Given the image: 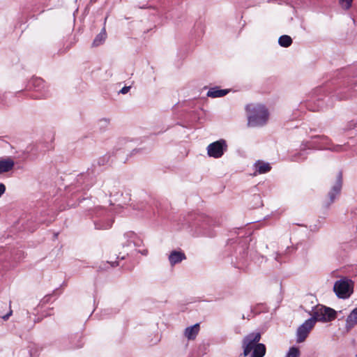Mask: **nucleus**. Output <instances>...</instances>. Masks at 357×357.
Returning <instances> with one entry per match:
<instances>
[{
    "label": "nucleus",
    "instance_id": "11",
    "mask_svg": "<svg viewBox=\"0 0 357 357\" xmlns=\"http://www.w3.org/2000/svg\"><path fill=\"white\" fill-rule=\"evenodd\" d=\"M357 325V307L354 308L347 316L345 324V328L347 331Z\"/></svg>",
    "mask_w": 357,
    "mask_h": 357
},
{
    "label": "nucleus",
    "instance_id": "17",
    "mask_svg": "<svg viewBox=\"0 0 357 357\" xmlns=\"http://www.w3.org/2000/svg\"><path fill=\"white\" fill-rule=\"evenodd\" d=\"M124 237L125 238H133L132 244L135 247H140L143 244V241H142V239L139 237H138L137 236V234L132 231L126 232L124 234Z\"/></svg>",
    "mask_w": 357,
    "mask_h": 357
},
{
    "label": "nucleus",
    "instance_id": "9",
    "mask_svg": "<svg viewBox=\"0 0 357 357\" xmlns=\"http://www.w3.org/2000/svg\"><path fill=\"white\" fill-rule=\"evenodd\" d=\"M186 259L185 255L181 250H173L170 252L168 259L172 266L181 263Z\"/></svg>",
    "mask_w": 357,
    "mask_h": 357
},
{
    "label": "nucleus",
    "instance_id": "28",
    "mask_svg": "<svg viewBox=\"0 0 357 357\" xmlns=\"http://www.w3.org/2000/svg\"><path fill=\"white\" fill-rule=\"evenodd\" d=\"M138 252L142 253L143 255H146L148 254V250L146 249H143L142 250H139Z\"/></svg>",
    "mask_w": 357,
    "mask_h": 357
},
{
    "label": "nucleus",
    "instance_id": "10",
    "mask_svg": "<svg viewBox=\"0 0 357 357\" xmlns=\"http://www.w3.org/2000/svg\"><path fill=\"white\" fill-rule=\"evenodd\" d=\"M199 324H195L193 326L187 327L184 330L183 335L188 340H195L199 333Z\"/></svg>",
    "mask_w": 357,
    "mask_h": 357
},
{
    "label": "nucleus",
    "instance_id": "15",
    "mask_svg": "<svg viewBox=\"0 0 357 357\" xmlns=\"http://www.w3.org/2000/svg\"><path fill=\"white\" fill-rule=\"evenodd\" d=\"M229 93L227 89H220L218 87L210 89L207 92V96L211 98L223 97Z\"/></svg>",
    "mask_w": 357,
    "mask_h": 357
},
{
    "label": "nucleus",
    "instance_id": "4",
    "mask_svg": "<svg viewBox=\"0 0 357 357\" xmlns=\"http://www.w3.org/2000/svg\"><path fill=\"white\" fill-rule=\"evenodd\" d=\"M336 317V312L332 308L324 306L317 305L312 310V317L310 319H314V324L316 321L328 322Z\"/></svg>",
    "mask_w": 357,
    "mask_h": 357
},
{
    "label": "nucleus",
    "instance_id": "24",
    "mask_svg": "<svg viewBox=\"0 0 357 357\" xmlns=\"http://www.w3.org/2000/svg\"><path fill=\"white\" fill-rule=\"evenodd\" d=\"M6 192V185L3 183H0V197Z\"/></svg>",
    "mask_w": 357,
    "mask_h": 357
},
{
    "label": "nucleus",
    "instance_id": "19",
    "mask_svg": "<svg viewBox=\"0 0 357 357\" xmlns=\"http://www.w3.org/2000/svg\"><path fill=\"white\" fill-rule=\"evenodd\" d=\"M300 350L298 347H291L286 354L285 357H299Z\"/></svg>",
    "mask_w": 357,
    "mask_h": 357
},
{
    "label": "nucleus",
    "instance_id": "6",
    "mask_svg": "<svg viewBox=\"0 0 357 357\" xmlns=\"http://www.w3.org/2000/svg\"><path fill=\"white\" fill-rule=\"evenodd\" d=\"M29 87L40 92V94L38 96H36L34 98H45L49 95V91L45 87L44 80L40 77L33 78L29 82Z\"/></svg>",
    "mask_w": 357,
    "mask_h": 357
},
{
    "label": "nucleus",
    "instance_id": "16",
    "mask_svg": "<svg viewBox=\"0 0 357 357\" xmlns=\"http://www.w3.org/2000/svg\"><path fill=\"white\" fill-rule=\"evenodd\" d=\"M106 38H107L106 31H105V29L103 28L101 30V31L94 38V40L92 43V46L98 47V46L102 45L105 41Z\"/></svg>",
    "mask_w": 357,
    "mask_h": 357
},
{
    "label": "nucleus",
    "instance_id": "18",
    "mask_svg": "<svg viewBox=\"0 0 357 357\" xmlns=\"http://www.w3.org/2000/svg\"><path fill=\"white\" fill-rule=\"evenodd\" d=\"M278 43L282 47H288L292 44V39L289 36L283 35L279 38Z\"/></svg>",
    "mask_w": 357,
    "mask_h": 357
},
{
    "label": "nucleus",
    "instance_id": "27",
    "mask_svg": "<svg viewBox=\"0 0 357 357\" xmlns=\"http://www.w3.org/2000/svg\"><path fill=\"white\" fill-rule=\"evenodd\" d=\"M11 314H12V310H10L9 311V312H8L7 314H6L5 316H3V319L4 320H6V319H8L10 317V316Z\"/></svg>",
    "mask_w": 357,
    "mask_h": 357
},
{
    "label": "nucleus",
    "instance_id": "23",
    "mask_svg": "<svg viewBox=\"0 0 357 357\" xmlns=\"http://www.w3.org/2000/svg\"><path fill=\"white\" fill-rule=\"evenodd\" d=\"M123 238L125 240V243H126V245L128 246L130 245L131 244H132V242H133V238H125L123 236Z\"/></svg>",
    "mask_w": 357,
    "mask_h": 357
},
{
    "label": "nucleus",
    "instance_id": "1",
    "mask_svg": "<svg viewBox=\"0 0 357 357\" xmlns=\"http://www.w3.org/2000/svg\"><path fill=\"white\" fill-rule=\"evenodd\" d=\"M261 334L252 333L246 335L243 340V355L250 357H264L266 354V346L259 343Z\"/></svg>",
    "mask_w": 357,
    "mask_h": 357
},
{
    "label": "nucleus",
    "instance_id": "14",
    "mask_svg": "<svg viewBox=\"0 0 357 357\" xmlns=\"http://www.w3.org/2000/svg\"><path fill=\"white\" fill-rule=\"evenodd\" d=\"M254 167L256 171L255 175H256L257 173L259 174L267 173L271 169V165L269 163L261 160L256 162Z\"/></svg>",
    "mask_w": 357,
    "mask_h": 357
},
{
    "label": "nucleus",
    "instance_id": "12",
    "mask_svg": "<svg viewBox=\"0 0 357 357\" xmlns=\"http://www.w3.org/2000/svg\"><path fill=\"white\" fill-rule=\"evenodd\" d=\"M342 188V175L340 174L337 177V180L335 185L333 186L331 190L329 192V197L331 199V202H333L336 198V196L338 195L340 192Z\"/></svg>",
    "mask_w": 357,
    "mask_h": 357
},
{
    "label": "nucleus",
    "instance_id": "20",
    "mask_svg": "<svg viewBox=\"0 0 357 357\" xmlns=\"http://www.w3.org/2000/svg\"><path fill=\"white\" fill-rule=\"evenodd\" d=\"M354 0H339V3L344 10H349Z\"/></svg>",
    "mask_w": 357,
    "mask_h": 357
},
{
    "label": "nucleus",
    "instance_id": "22",
    "mask_svg": "<svg viewBox=\"0 0 357 357\" xmlns=\"http://www.w3.org/2000/svg\"><path fill=\"white\" fill-rule=\"evenodd\" d=\"M109 123V121L107 119H103L100 121V126H107Z\"/></svg>",
    "mask_w": 357,
    "mask_h": 357
},
{
    "label": "nucleus",
    "instance_id": "8",
    "mask_svg": "<svg viewBox=\"0 0 357 357\" xmlns=\"http://www.w3.org/2000/svg\"><path fill=\"white\" fill-rule=\"evenodd\" d=\"M15 161L11 157L0 158V174H6L14 168Z\"/></svg>",
    "mask_w": 357,
    "mask_h": 357
},
{
    "label": "nucleus",
    "instance_id": "5",
    "mask_svg": "<svg viewBox=\"0 0 357 357\" xmlns=\"http://www.w3.org/2000/svg\"><path fill=\"white\" fill-rule=\"evenodd\" d=\"M227 147L226 142L220 139L210 144L207 147V152L210 157L219 158L224 154Z\"/></svg>",
    "mask_w": 357,
    "mask_h": 357
},
{
    "label": "nucleus",
    "instance_id": "7",
    "mask_svg": "<svg viewBox=\"0 0 357 357\" xmlns=\"http://www.w3.org/2000/svg\"><path fill=\"white\" fill-rule=\"evenodd\" d=\"M314 326V319H308L302 325H301L296 333L297 342H303L307 337L310 331Z\"/></svg>",
    "mask_w": 357,
    "mask_h": 357
},
{
    "label": "nucleus",
    "instance_id": "3",
    "mask_svg": "<svg viewBox=\"0 0 357 357\" xmlns=\"http://www.w3.org/2000/svg\"><path fill=\"white\" fill-rule=\"evenodd\" d=\"M354 286V282L351 279L344 277L334 283L333 291L339 298L347 299L353 294Z\"/></svg>",
    "mask_w": 357,
    "mask_h": 357
},
{
    "label": "nucleus",
    "instance_id": "25",
    "mask_svg": "<svg viewBox=\"0 0 357 357\" xmlns=\"http://www.w3.org/2000/svg\"><path fill=\"white\" fill-rule=\"evenodd\" d=\"M130 89V86H123L121 89L120 93H121L122 94H126L129 91Z\"/></svg>",
    "mask_w": 357,
    "mask_h": 357
},
{
    "label": "nucleus",
    "instance_id": "13",
    "mask_svg": "<svg viewBox=\"0 0 357 357\" xmlns=\"http://www.w3.org/2000/svg\"><path fill=\"white\" fill-rule=\"evenodd\" d=\"M113 223V220L110 217V215H107V217H104L102 219L95 222L96 229H109Z\"/></svg>",
    "mask_w": 357,
    "mask_h": 357
},
{
    "label": "nucleus",
    "instance_id": "26",
    "mask_svg": "<svg viewBox=\"0 0 357 357\" xmlns=\"http://www.w3.org/2000/svg\"><path fill=\"white\" fill-rule=\"evenodd\" d=\"M328 149H332L333 151H340L342 149V146H340V145H337L333 148H328Z\"/></svg>",
    "mask_w": 357,
    "mask_h": 357
},
{
    "label": "nucleus",
    "instance_id": "29",
    "mask_svg": "<svg viewBox=\"0 0 357 357\" xmlns=\"http://www.w3.org/2000/svg\"><path fill=\"white\" fill-rule=\"evenodd\" d=\"M4 98V95H1L0 94V101L3 102V98Z\"/></svg>",
    "mask_w": 357,
    "mask_h": 357
},
{
    "label": "nucleus",
    "instance_id": "21",
    "mask_svg": "<svg viewBox=\"0 0 357 357\" xmlns=\"http://www.w3.org/2000/svg\"><path fill=\"white\" fill-rule=\"evenodd\" d=\"M356 127H357V121H351L347 124L343 130L344 132H349Z\"/></svg>",
    "mask_w": 357,
    "mask_h": 357
},
{
    "label": "nucleus",
    "instance_id": "2",
    "mask_svg": "<svg viewBox=\"0 0 357 357\" xmlns=\"http://www.w3.org/2000/svg\"><path fill=\"white\" fill-rule=\"evenodd\" d=\"M248 112V125L250 127H261L268 119L269 113L267 108L262 105H248L246 106Z\"/></svg>",
    "mask_w": 357,
    "mask_h": 357
},
{
    "label": "nucleus",
    "instance_id": "30",
    "mask_svg": "<svg viewBox=\"0 0 357 357\" xmlns=\"http://www.w3.org/2000/svg\"><path fill=\"white\" fill-rule=\"evenodd\" d=\"M310 132H317V130L316 129H312V128H310Z\"/></svg>",
    "mask_w": 357,
    "mask_h": 357
}]
</instances>
